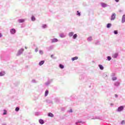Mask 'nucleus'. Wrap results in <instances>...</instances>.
Masks as SVG:
<instances>
[{
	"label": "nucleus",
	"instance_id": "obj_1",
	"mask_svg": "<svg viewBox=\"0 0 125 125\" xmlns=\"http://www.w3.org/2000/svg\"><path fill=\"white\" fill-rule=\"evenodd\" d=\"M52 82H53V79H49L45 83V85H46V86H48V85L51 84Z\"/></svg>",
	"mask_w": 125,
	"mask_h": 125
},
{
	"label": "nucleus",
	"instance_id": "obj_2",
	"mask_svg": "<svg viewBox=\"0 0 125 125\" xmlns=\"http://www.w3.org/2000/svg\"><path fill=\"white\" fill-rule=\"evenodd\" d=\"M23 51H24L23 48H21V49H20L17 54V56H19L21 55V54H22L23 53Z\"/></svg>",
	"mask_w": 125,
	"mask_h": 125
},
{
	"label": "nucleus",
	"instance_id": "obj_3",
	"mask_svg": "<svg viewBox=\"0 0 125 125\" xmlns=\"http://www.w3.org/2000/svg\"><path fill=\"white\" fill-rule=\"evenodd\" d=\"M116 19V13H113L110 17L111 21H113Z\"/></svg>",
	"mask_w": 125,
	"mask_h": 125
},
{
	"label": "nucleus",
	"instance_id": "obj_4",
	"mask_svg": "<svg viewBox=\"0 0 125 125\" xmlns=\"http://www.w3.org/2000/svg\"><path fill=\"white\" fill-rule=\"evenodd\" d=\"M124 109H125V107L124 106H120L118 107V109H117V112H122L124 111Z\"/></svg>",
	"mask_w": 125,
	"mask_h": 125
},
{
	"label": "nucleus",
	"instance_id": "obj_5",
	"mask_svg": "<svg viewBox=\"0 0 125 125\" xmlns=\"http://www.w3.org/2000/svg\"><path fill=\"white\" fill-rule=\"evenodd\" d=\"M114 85L116 87H119V86L121 85V83H120L119 81H116L114 83Z\"/></svg>",
	"mask_w": 125,
	"mask_h": 125
},
{
	"label": "nucleus",
	"instance_id": "obj_6",
	"mask_svg": "<svg viewBox=\"0 0 125 125\" xmlns=\"http://www.w3.org/2000/svg\"><path fill=\"white\" fill-rule=\"evenodd\" d=\"M114 76H115V73H112L111 75L112 81H117V80H118V77Z\"/></svg>",
	"mask_w": 125,
	"mask_h": 125
},
{
	"label": "nucleus",
	"instance_id": "obj_7",
	"mask_svg": "<svg viewBox=\"0 0 125 125\" xmlns=\"http://www.w3.org/2000/svg\"><path fill=\"white\" fill-rule=\"evenodd\" d=\"M50 41H51V42L52 43H53V42H58V39H57L56 38H54V39H51Z\"/></svg>",
	"mask_w": 125,
	"mask_h": 125
},
{
	"label": "nucleus",
	"instance_id": "obj_8",
	"mask_svg": "<svg viewBox=\"0 0 125 125\" xmlns=\"http://www.w3.org/2000/svg\"><path fill=\"white\" fill-rule=\"evenodd\" d=\"M10 32L12 35H14V34L16 33V30H15L14 28H12L10 29Z\"/></svg>",
	"mask_w": 125,
	"mask_h": 125
},
{
	"label": "nucleus",
	"instance_id": "obj_9",
	"mask_svg": "<svg viewBox=\"0 0 125 125\" xmlns=\"http://www.w3.org/2000/svg\"><path fill=\"white\" fill-rule=\"evenodd\" d=\"M118 56H119V54L118 53H116L112 55V57L114 59L118 58Z\"/></svg>",
	"mask_w": 125,
	"mask_h": 125
},
{
	"label": "nucleus",
	"instance_id": "obj_10",
	"mask_svg": "<svg viewBox=\"0 0 125 125\" xmlns=\"http://www.w3.org/2000/svg\"><path fill=\"white\" fill-rule=\"evenodd\" d=\"M121 22H122V24H124V23H125V15H124L122 16Z\"/></svg>",
	"mask_w": 125,
	"mask_h": 125
},
{
	"label": "nucleus",
	"instance_id": "obj_11",
	"mask_svg": "<svg viewBox=\"0 0 125 125\" xmlns=\"http://www.w3.org/2000/svg\"><path fill=\"white\" fill-rule=\"evenodd\" d=\"M18 21L19 23H23V22H25V19H21L18 20Z\"/></svg>",
	"mask_w": 125,
	"mask_h": 125
},
{
	"label": "nucleus",
	"instance_id": "obj_12",
	"mask_svg": "<svg viewBox=\"0 0 125 125\" xmlns=\"http://www.w3.org/2000/svg\"><path fill=\"white\" fill-rule=\"evenodd\" d=\"M103 77L104 79H105L106 80H107V79H108V75H107L106 73H104Z\"/></svg>",
	"mask_w": 125,
	"mask_h": 125
},
{
	"label": "nucleus",
	"instance_id": "obj_13",
	"mask_svg": "<svg viewBox=\"0 0 125 125\" xmlns=\"http://www.w3.org/2000/svg\"><path fill=\"white\" fill-rule=\"evenodd\" d=\"M101 5L102 7H104V8L107 7V6H108V5H107V4L105 3H102Z\"/></svg>",
	"mask_w": 125,
	"mask_h": 125
},
{
	"label": "nucleus",
	"instance_id": "obj_14",
	"mask_svg": "<svg viewBox=\"0 0 125 125\" xmlns=\"http://www.w3.org/2000/svg\"><path fill=\"white\" fill-rule=\"evenodd\" d=\"M39 122L41 125H43L44 124V121L42 119H40Z\"/></svg>",
	"mask_w": 125,
	"mask_h": 125
},
{
	"label": "nucleus",
	"instance_id": "obj_15",
	"mask_svg": "<svg viewBox=\"0 0 125 125\" xmlns=\"http://www.w3.org/2000/svg\"><path fill=\"white\" fill-rule=\"evenodd\" d=\"M48 117H50L51 118H53L54 117V115L51 113H49L48 114Z\"/></svg>",
	"mask_w": 125,
	"mask_h": 125
},
{
	"label": "nucleus",
	"instance_id": "obj_16",
	"mask_svg": "<svg viewBox=\"0 0 125 125\" xmlns=\"http://www.w3.org/2000/svg\"><path fill=\"white\" fill-rule=\"evenodd\" d=\"M5 75V72L4 71H1L0 72V77H2Z\"/></svg>",
	"mask_w": 125,
	"mask_h": 125
},
{
	"label": "nucleus",
	"instance_id": "obj_17",
	"mask_svg": "<svg viewBox=\"0 0 125 125\" xmlns=\"http://www.w3.org/2000/svg\"><path fill=\"white\" fill-rule=\"evenodd\" d=\"M68 36L69 37H70L71 38V37H73L74 36V32H69L68 33Z\"/></svg>",
	"mask_w": 125,
	"mask_h": 125
},
{
	"label": "nucleus",
	"instance_id": "obj_18",
	"mask_svg": "<svg viewBox=\"0 0 125 125\" xmlns=\"http://www.w3.org/2000/svg\"><path fill=\"white\" fill-rule=\"evenodd\" d=\"M43 64H44V61H42L39 62V66H42V65H43Z\"/></svg>",
	"mask_w": 125,
	"mask_h": 125
},
{
	"label": "nucleus",
	"instance_id": "obj_19",
	"mask_svg": "<svg viewBox=\"0 0 125 125\" xmlns=\"http://www.w3.org/2000/svg\"><path fill=\"white\" fill-rule=\"evenodd\" d=\"M60 38H65V37H66V35H65L64 33H62L60 34Z\"/></svg>",
	"mask_w": 125,
	"mask_h": 125
},
{
	"label": "nucleus",
	"instance_id": "obj_20",
	"mask_svg": "<svg viewBox=\"0 0 125 125\" xmlns=\"http://www.w3.org/2000/svg\"><path fill=\"white\" fill-rule=\"evenodd\" d=\"M95 44H96V45H98V44H100V42H99V41L98 40L96 41L95 42Z\"/></svg>",
	"mask_w": 125,
	"mask_h": 125
},
{
	"label": "nucleus",
	"instance_id": "obj_21",
	"mask_svg": "<svg viewBox=\"0 0 125 125\" xmlns=\"http://www.w3.org/2000/svg\"><path fill=\"white\" fill-rule=\"evenodd\" d=\"M3 116H4L5 115H7V111L5 109L3 110V113L2 114Z\"/></svg>",
	"mask_w": 125,
	"mask_h": 125
},
{
	"label": "nucleus",
	"instance_id": "obj_22",
	"mask_svg": "<svg viewBox=\"0 0 125 125\" xmlns=\"http://www.w3.org/2000/svg\"><path fill=\"white\" fill-rule=\"evenodd\" d=\"M77 38H78V35L77 34L73 35V40H76Z\"/></svg>",
	"mask_w": 125,
	"mask_h": 125
},
{
	"label": "nucleus",
	"instance_id": "obj_23",
	"mask_svg": "<svg viewBox=\"0 0 125 125\" xmlns=\"http://www.w3.org/2000/svg\"><path fill=\"white\" fill-rule=\"evenodd\" d=\"M99 67L100 70H104V67L102 65L99 64Z\"/></svg>",
	"mask_w": 125,
	"mask_h": 125
},
{
	"label": "nucleus",
	"instance_id": "obj_24",
	"mask_svg": "<svg viewBox=\"0 0 125 125\" xmlns=\"http://www.w3.org/2000/svg\"><path fill=\"white\" fill-rule=\"evenodd\" d=\"M78 57H75L73 58H71V60H72L73 61H75V60H78Z\"/></svg>",
	"mask_w": 125,
	"mask_h": 125
},
{
	"label": "nucleus",
	"instance_id": "obj_25",
	"mask_svg": "<svg viewBox=\"0 0 125 125\" xmlns=\"http://www.w3.org/2000/svg\"><path fill=\"white\" fill-rule=\"evenodd\" d=\"M112 27V24L111 23H108L106 25V28H111Z\"/></svg>",
	"mask_w": 125,
	"mask_h": 125
},
{
	"label": "nucleus",
	"instance_id": "obj_26",
	"mask_svg": "<svg viewBox=\"0 0 125 125\" xmlns=\"http://www.w3.org/2000/svg\"><path fill=\"white\" fill-rule=\"evenodd\" d=\"M92 40H93L92 37H89V38H87L88 42H91Z\"/></svg>",
	"mask_w": 125,
	"mask_h": 125
},
{
	"label": "nucleus",
	"instance_id": "obj_27",
	"mask_svg": "<svg viewBox=\"0 0 125 125\" xmlns=\"http://www.w3.org/2000/svg\"><path fill=\"white\" fill-rule=\"evenodd\" d=\"M99 119H100V117H99V116H96L93 118H92V120H99Z\"/></svg>",
	"mask_w": 125,
	"mask_h": 125
},
{
	"label": "nucleus",
	"instance_id": "obj_28",
	"mask_svg": "<svg viewBox=\"0 0 125 125\" xmlns=\"http://www.w3.org/2000/svg\"><path fill=\"white\" fill-rule=\"evenodd\" d=\"M42 28L43 29H46V28H47V25L46 24H43L42 25Z\"/></svg>",
	"mask_w": 125,
	"mask_h": 125
},
{
	"label": "nucleus",
	"instance_id": "obj_29",
	"mask_svg": "<svg viewBox=\"0 0 125 125\" xmlns=\"http://www.w3.org/2000/svg\"><path fill=\"white\" fill-rule=\"evenodd\" d=\"M47 95H48V90H46L45 91V95L44 96L45 97L47 96Z\"/></svg>",
	"mask_w": 125,
	"mask_h": 125
},
{
	"label": "nucleus",
	"instance_id": "obj_30",
	"mask_svg": "<svg viewBox=\"0 0 125 125\" xmlns=\"http://www.w3.org/2000/svg\"><path fill=\"white\" fill-rule=\"evenodd\" d=\"M82 121H78V122H76L75 125H79V124L82 123Z\"/></svg>",
	"mask_w": 125,
	"mask_h": 125
},
{
	"label": "nucleus",
	"instance_id": "obj_31",
	"mask_svg": "<svg viewBox=\"0 0 125 125\" xmlns=\"http://www.w3.org/2000/svg\"><path fill=\"white\" fill-rule=\"evenodd\" d=\"M59 67L61 69H64V66L62 64H60Z\"/></svg>",
	"mask_w": 125,
	"mask_h": 125
},
{
	"label": "nucleus",
	"instance_id": "obj_32",
	"mask_svg": "<svg viewBox=\"0 0 125 125\" xmlns=\"http://www.w3.org/2000/svg\"><path fill=\"white\" fill-rule=\"evenodd\" d=\"M31 20L32 21H36V18L34 16H32L31 17Z\"/></svg>",
	"mask_w": 125,
	"mask_h": 125
},
{
	"label": "nucleus",
	"instance_id": "obj_33",
	"mask_svg": "<svg viewBox=\"0 0 125 125\" xmlns=\"http://www.w3.org/2000/svg\"><path fill=\"white\" fill-rule=\"evenodd\" d=\"M108 61H110V60L112 59V58H111L110 56H107V57Z\"/></svg>",
	"mask_w": 125,
	"mask_h": 125
},
{
	"label": "nucleus",
	"instance_id": "obj_34",
	"mask_svg": "<svg viewBox=\"0 0 125 125\" xmlns=\"http://www.w3.org/2000/svg\"><path fill=\"white\" fill-rule=\"evenodd\" d=\"M20 109V108H19V107H17L15 109V111H16V112H18V111H19Z\"/></svg>",
	"mask_w": 125,
	"mask_h": 125
},
{
	"label": "nucleus",
	"instance_id": "obj_35",
	"mask_svg": "<svg viewBox=\"0 0 125 125\" xmlns=\"http://www.w3.org/2000/svg\"><path fill=\"white\" fill-rule=\"evenodd\" d=\"M77 15H78V16H81V13L80 12H79V11H77Z\"/></svg>",
	"mask_w": 125,
	"mask_h": 125
},
{
	"label": "nucleus",
	"instance_id": "obj_36",
	"mask_svg": "<svg viewBox=\"0 0 125 125\" xmlns=\"http://www.w3.org/2000/svg\"><path fill=\"white\" fill-rule=\"evenodd\" d=\"M39 53H40V54L42 55V54H43V51H42V50H40Z\"/></svg>",
	"mask_w": 125,
	"mask_h": 125
},
{
	"label": "nucleus",
	"instance_id": "obj_37",
	"mask_svg": "<svg viewBox=\"0 0 125 125\" xmlns=\"http://www.w3.org/2000/svg\"><path fill=\"white\" fill-rule=\"evenodd\" d=\"M46 102H47V103H51L52 102L49 101V100H46Z\"/></svg>",
	"mask_w": 125,
	"mask_h": 125
},
{
	"label": "nucleus",
	"instance_id": "obj_38",
	"mask_svg": "<svg viewBox=\"0 0 125 125\" xmlns=\"http://www.w3.org/2000/svg\"><path fill=\"white\" fill-rule=\"evenodd\" d=\"M114 33L115 35H118V31H117V30H115L114 31Z\"/></svg>",
	"mask_w": 125,
	"mask_h": 125
},
{
	"label": "nucleus",
	"instance_id": "obj_39",
	"mask_svg": "<svg viewBox=\"0 0 125 125\" xmlns=\"http://www.w3.org/2000/svg\"><path fill=\"white\" fill-rule=\"evenodd\" d=\"M124 124H125V120H123L121 122V125H124Z\"/></svg>",
	"mask_w": 125,
	"mask_h": 125
},
{
	"label": "nucleus",
	"instance_id": "obj_40",
	"mask_svg": "<svg viewBox=\"0 0 125 125\" xmlns=\"http://www.w3.org/2000/svg\"><path fill=\"white\" fill-rule=\"evenodd\" d=\"M32 83H37V82H36V81L35 80H32Z\"/></svg>",
	"mask_w": 125,
	"mask_h": 125
},
{
	"label": "nucleus",
	"instance_id": "obj_41",
	"mask_svg": "<svg viewBox=\"0 0 125 125\" xmlns=\"http://www.w3.org/2000/svg\"><path fill=\"white\" fill-rule=\"evenodd\" d=\"M115 97L116 98H118V97H119V96L118 95H117V94H115Z\"/></svg>",
	"mask_w": 125,
	"mask_h": 125
},
{
	"label": "nucleus",
	"instance_id": "obj_42",
	"mask_svg": "<svg viewBox=\"0 0 125 125\" xmlns=\"http://www.w3.org/2000/svg\"><path fill=\"white\" fill-rule=\"evenodd\" d=\"M69 113H73V110L70 109V110H69Z\"/></svg>",
	"mask_w": 125,
	"mask_h": 125
},
{
	"label": "nucleus",
	"instance_id": "obj_43",
	"mask_svg": "<svg viewBox=\"0 0 125 125\" xmlns=\"http://www.w3.org/2000/svg\"><path fill=\"white\" fill-rule=\"evenodd\" d=\"M116 2H119L120 1V0H115Z\"/></svg>",
	"mask_w": 125,
	"mask_h": 125
},
{
	"label": "nucleus",
	"instance_id": "obj_44",
	"mask_svg": "<svg viewBox=\"0 0 125 125\" xmlns=\"http://www.w3.org/2000/svg\"><path fill=\"white\" fill-rule=\"evenodd\" d=\"M2 37V34L1 33H0V38H1Z\"/></svg>",
	"mask_w": 125,
	"mask_h": 125
},
{
	"label": "nucleus",
	"instance_id": "obj_45",
	"mask_svg": "<svg viewBox=\"0 0 125 125\" xmlns=\"http://www.w3.org/2000/svg\"><path fill=\"white\" fill-rule=\"evenodd\" d=\"M35 52H38V48L35 49Z\"/></svg>",
	"mask_w": 125,
	"mask_h": 125
},
{
	"label": "nucleus",
	"instance_id": "obj_46",
	"mask_svg": "<svg viewBox=\"0 0 125 125\" xmlns=\"http://www.w3.org/2000/svg\"><path fill=\"white\" fill-rule=\"evenodd\" d=\"M110 106H114V104H110Z\"/></svg>",
	"mask_w": 125,
	"mask_h": 125
},
{
	"label": "nucleus",
	"instance_id": "obj_47",
	"mask_svg": "<svg viewBox=\"0 0 125 125\" xmlns=\"http://www.w3.org/2000/svg\"><path fill=\"white\" fill-rule=\"evenodd\" d=\"M2 125H6V124L4 123V124H2Z\"/></svg>",
	"mask_w": 125,
	"mask_h": 125
},
{
	"label": "nucleus",
	"instance_id": "obj_48",
	"mask_svg": "<svg viewBox=\"0 0 125 125\" xmlns=\"http://www.w3.org/2000/svg\"><path fill=\"white\" fill-rule=\"evenodd\" d=\"M25 49H27V46H25Z\"/></svg>",
	"mask_w": 125,
	"mask_h": 125
},
{
	"label": "nucleus",
	"instance_id": "obj_49",
	"mask_svg": "<svg viewBox=\"0 0 125 125\" xmlns=\"http://www.w3.org/2000/svg\"><path fill=\"white\" fill-rule=\"evenodd\" d=\"M53 57V55H51V57L52 58Z\"/></svg>",
	"mask_w": 125,
	"mask_h": 125
}]
</instances>
